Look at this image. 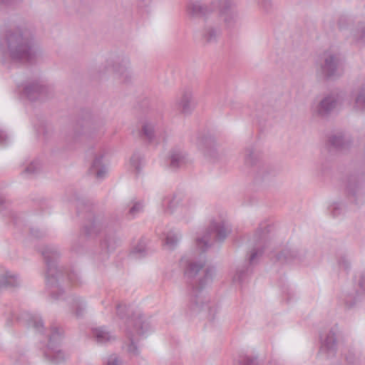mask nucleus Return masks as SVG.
Wrapping results in <instances>:
<instances>
[{"label":"nucleus","instance_id":"1","mask_svg":"<svg viewBox=\"0 0 365 365\" xmlns=\"http://www.w3.org/2000/svg\"><path fill=\"white\" fill-rule=\"evenodd\" d=\"M181 263L185 266V275L190 280L191 287L187 314L194 316L205 312L208 320L214 322L217 308L210 302L203 289L212 282L215 274V268L208 267L202 269L205 265V259H192L187 256L182 258Z\"/></svg>","mask_w":365,"mask_h":365},{"label":"nucleus","instance_id":"2","mask_svg":"<svg viewBox=\"0 0 365 365\" xmlns=\"http://www.w3.org/2000/svg\"><path fill=\"white\" fill-rule=\"evenodd\" d=\"M36 56L34 30L26 24L7 29L0 38V60L31 63Z\"/></svg>","mask_w":365,"mask_h":365},{"label":"nucleus","instance_id":"3","mask_svg":"<svg viewBox=\"0 0 365 365\" xmlns=\"http://www.w3.org/2000/svg\"><path fill=\"white\" fill-rule=\"evenodd\" d=\"M41 254L46 265V284L49 294L53 299H60L64 293L60 282L65 277L62 267L58 266L61 253L56 246L46 245L42 249Z\"/></svg>","mask_w":365,"mask_h":365},{"label":"nucleus","instance_id":"4","mask_svg":"<svg viewBox=\"0 0 365 365\" xmlns=\"http://www.w3.org/2000/svg\"><path fill=\"white\" fill-rule=\"evenodd\" d=\"M269 229L266 226L257 230L253 237V247L249 257V262H245L242 265L238 266L232 276L234 283L242 284L252 272V265L254 264L257 256L262 254L264 249L268 242Z\"/></svg>","mask_w":365,"mask_h":365},{"label":"nucleus","instance_id":"5","mask_svg":"<svg viewBox=\"0 0 365 365\" xmlns=\"http://www.w3.org/2000/svg\"><path fill=\"white\" fill-rule=\"evenodd\" d=\"M317 72L326 80H334L340 78L344 72L343 59L338 53L325 51L319 63Z\"/></svg>","mask_w":365,"mask_h":365},{"label":"nucleus","instance_id":"6","mask_svg":"<svg viewBox=\"0 0 365 365\" xmlns=\"http://www.w3.org/2000/svg\"><path fill=\"white\" fill-rule=\"evenodd\" d=\"M230 231V227L225 221H213L203 235L196 238V246L204 252L211 247L214 241H224Z\"/></svg>","mask_w":365,"mask_h":365},{"label":"nucleus","instance_id":"7","mask_svg":"<svg viewBox=\"0 0 365 365\" xmlns=\"http://www.w3.org/2000/svg\"><path fill=\"white\" fill-rule=\"evenodd\" d=\"M149 328L148 323L145 320L144 316L140 312L134 313L130 318L126 320L125 333L130 341L128 348L130 353L135 355L138 354V346L135 343V341H137L136 336H143L148 331Z\"/></svg>","mask_w":365,"mask_h":365},{"label":"nucleus","instance_id":"8","mask_svg":"<svg viewBox=\"0 0 365 365\" xmlns=\"http://www.w3.org/2000/svg\"><path fill=\"white\" fill-rule=\"evenodd\" d=\"M103 124V120L97 123L93 120L88 125L84 126L81 122H78L67 132L65 140L68 145H73L80 143L84 138H93L97 128H101Z\"/></svg>","mask_w":365,"mask_h":365},{"label":"nucleus","instance_id":"9","mask_svg":"<svg viewBox=\"0 0 365 365\" xmlns=\"http://www.w3.org/2000/svg\"><path fill=\"white\" fill-rule=\"evenodd\" d=\"M106 69L112 72L123 83H130L133 78V73L130 67V61L128 56H117L106 61Z\"/></svg>","mask_w":365,"mask_h":365},{"label":"nucleus","instance_id":"10","mask_svg":"<svg viewBox=\"0 0 365 365\" xmlns=\"http://www.w3.org/2000/svg\"><path fill=\"white\" fill-rule=\"evenodd\" d=\"M62 339V331L56 327L51 328L48 344L44 356L51 364L57 365L64 361V354L58 349Z\"/></svg>","mask_w":365,"mask_h":365},{"label":"nucleus","instance_id":"11","mask_svg":"<svg viewBox=\"0 0 365 365\" xmlns=\"http://www.w3.org/2000/svg\"><path fill=\"white\" fill-rule=\"evenodd\" d=\"M22 95L31 101H43L53 95V89L40 80L27 82L22 88Z\"/></svg>","mask_w":365,"mask_h":365},{"label":"nucleus","instance_id":"12","mask_svg":"<svg viewBox=\"0 0 365 365\" xmlns=\"http://www.w3.org/2000/svg\"><path fill=\"white\" fill-rule=\"evenodd\" d=\"M219 7L220 16L227 29H233L240 26L241 17L232 0H220Z\"/></svg>","mask_w":365,"mask_h":365},{"label":"nucleus","instance_id":"13","mask_svg":"<svg viewBox=\"0 0 365 365\" xmlns=\"http://www.w3.org/2000/svg\"><path fill=\"white\" fill-rule=\"evenodd\" d=\"M260 152L253 146L245 148L244 153V167L256 173L257 178H263L266 168L260 161Z\"/></svg>","mask_w":365,"mask_h":365},{"label":"nucleus","instance_id":"14","mask_svg":"<svg viewBox=\"0 0 365 365\" xmlns=\"http://www.w3.org/2000/svg\"><path fill=\"white\" fill-rule=\"evenodd\" d=\"M321 346L319 354L325 359H331L336 356L338 339L336 329L331 328L327 332L320 336Z\"/></svg>","mask_w":365,"mask_h":365},{"label":"nucleus","instance_id":"15","mask_svg":"<svg viewBox=\"0 0 365 365\" xmlns=\"http://www.w3.org/2000/svg\"><path fill=\"white\" fill-rule=\"evenodd\" d=\"M342 96L339 93L333 92L326 95L317 104L316 112L322 118L328 117L341 103Z\"/></svg>","mask_w":365,"mask_h":365},{"label":"nucleus","instance_id":"16","mask_svg":"<svg viewBox=\"0 0 365 365\" xmlns=\"http://www.w3.org/2000/svg\"><path fill=\"white\" fill-rule=\"evenodd\" d=\"M108 220L101 215L92 216L91 220L84 225L83 232L88 237L96 236L103 229H108Z\"/></svg>","mask_w":365,"mask_h":365},{"label":"nucleus","instance_id":"17","mask_svg":"<svg viewBox=\"0 0 365 365\" xmlns=\"http://www.w3.org/2000/svg\"><path fill=\"white\" fill-rule=\"evenodd\" d=\"M190 200L182 193H178L173 197H166L162 202L164 210L168 213H172L175 209L178 207H189Z\"/></svg>","mask_w":365,"mask_h":365},{"label":"nucleus","instance_id":"18","mask_svg":"<svg viewBox=\"0 0 365 365\" xmlns=\"http://www.w3.org/2000/svg\"><path fill=\"white\" fill-rule=\"evenodd\" d=\"M160 121L147 119L143 123L140 132V138L148 143L153 142L159 135Z\"/></svg>","mask_w":365,"mask_h":365},{"label":"nucleus","instance_id":"19","mask_svg":"<svg viewBox=\"0 0 365 365\" xmlns=\"http://www.w3.org/2000/svg\"><path fill=\"white\" fill-rule=\"evenodd\" d=\"M105 152L102 149H98L93 154V160L89 168V173L97 179H103L106 174V168L103 162Z\"/></svg>","mask_w":365,"mask_h":365},{"label":"nucleus","instance_id":"20","mask_svg":"<svg viewBox=\"0 0 365 365\" xmlns=\"http://www.w3.org/2000/svg\"><path fill=\"white\" fill-rule=\"evenodd\" d=\"M222 34L219 25L208 24L201 31V41L204 44H215Z\"/></svg>","mask_w":365,"mask_h":365},{"label":"nucleus","instance_id":"21","mask_svg":"<svg viewBox=\"0 0 365 365\" xmlns=\"http://www.w3.org/2000/svg\"><path fill=\"white\" fill-rule=\"evenodd\" d=\"M21 283V281L17 274L0 268V289L18 287Z\"/></svg>","mask_w":365,"mask_h":365},{"label":"nucleus","instance_id":"22","mask_svg":"<svg viewBox=\"0 0 365 365\" xmlns=\"http://www.w3.org/2000/svg\"><path fill=\"white\" fill-rule=\"evenodd\" d=\"M176 109L181 113L190 114L195 108V103L192 98V93L190 91H185L176 100Z\"/></svg>","mask_w":365,"mask_h":365},{"label":"nucleus","instance_id":"23","mask_svg":"<svg viewBox=\"0 0 365 365\" xmlns=\"http://www.w3.org/2000/svg\"><path fill=\"white\" fill-rule=\"evenodd\" d=\"M198 148L206 158L215 160L217 158V152L215 148V142L211 136H204L198 140Z\"/></svg>","mask_w":365,"mask_h":365},{"label":"nucleus","instance_id":"24","mask_svg":"<svg viewBox=\"0 0 365 365\" xmlns=\"http://www.w3.org/2000/svg\"><path fill=\"white\" fill-rule=\"evenodd\" d=\"M216 7L213 4L208 7L200 1H194L188 4L187 12L192 17L205 18L212 12Z\"/></svg>","mask_w":365,"mask_h":365},{"label":"nucleus","instance_id":"25","mask_svg":"<svg viewBox=\"0 0 365 365\" xmlns=\"http://www.w3.org/2000/svg\"><path fill=\"white\" fill-rule=\"evenodd\" d=\"M91 336L98 344H107L115 340V334L106 327H99L92 329Z\"/></svg>","mask_w":365,"mask_h":365},{"label":"nucleus","instance_id":"26","mask_svg":"<svg viewBox=\"0 0 365 365\" xmlns=\"http://www.w3.org/2000/svg\"><path fill=\"white\" fill-rule=\"evenodd\" d=\"M120 239L116 234L108 230L105 234L104 238L101 242V246L106 252H109L113 251L120 245Z\"/></svg>","mask_w":365,"mask_h":365},{"label":"nucleus","instance_id":"27","mask_svg":"<svg viewBox=\"0 0 365 365\" xmlns=\"http://www.w3.org/2000/svg\"><path fill=\"white\" fill-rule=\"evenodd\" d=\"M170 167L173 170L184 166L187 160L185 153L179 148L170 151Z\"/></svg>","mask_w":365,"mask_h":365},{"label":"nucleus","instance_id":"28","mask_svg":"<svg viewBox=\"0 0 365 365\" xmlns=\"http://www.w3.org/2000/svg\"><path fill=\"white\" fill-rule=\"evenodd\" d=\"M299 258L297 250L286 247L277 255V259L281 262H289Z\"/></svg>","mask_w":365,"mask_h":365},{"label":"nucleus","instance_id":"29","mask_svg":"<svg viewBox=\"0 0 365 365\" xmlns=\"http://www.w3.org/2000/svg\"><path fill=\"white\" fill-rule=\"evenodd\" d=\"M41 169V164L39 160H35L24 165L21 174L30 178L38 174Z\"/></svg>","mask_w":365,"mask_h":365},{"label":"nucleus","instance_id":"30","mask_svg":"<svg viewBox=\"0 0 365 365\" xmlns=\"http://www.w3.org/2000/svg\"><path fill=\"white\" fill-rule=\"evenodd\" d=\"M25 317L28 320L29 326H32L36 331L43 332L44 329L43 322L39 315L26 313Z\"/></svg>","mask_w":365,"mask_h":365},{"label":"nucleus","instance_id":"31","mask_svg":"<svg viewBox=\"0 0 365 365\" xmlns=\"http://www.w3.org/2000/svg\"><path fill=\"white\" fill-rule=\"evenodd\" d=\"M73 309L75 314L78 317H82L86 311V301L79 297H75L72 299Z\"/></svg>","mask_w":365,"mask_h":365},{"label":"nucleus","instance_id":"32","mask_svg":"<svg viewBox=\"0 0 365 365\" xmlns=\"http://www.w3.org/2000/svg\"><path fill=\"white\" fill-rule=\"evenodd\" d=\"M353 40L357 43H365V23H360L352 31Z\"/></svg>","mask_w":365,"mask_h":365},{"label":"nucleus","instance_id":"33","mask_svg":"<svg viewBox=\"0 0 365 365\" xmlns=\"http://www.w3.org/2000/svg\"><path fill=\"white\" fill-rule=\"evenodd\" d=\"M180 240V235L174 231L169 232L165 237V245L169 249H174Z\"/></svg>","mask_w":365,"mask_h":365},{"label":"nucleus","instance_id":"34","mask_svg":"<svg viewBox=\"0 0 365 365\" xmlns=\"http://www.w3.org/2000/svg\"><path fill=\"white\" fill-rule=\"evenodd\" d=\"M354 108L356 110H365V84L363 85L355 98Z\"/></svg>","mask_w":365,"mask_h":365},{"label":"nucleus","instance_id":"35","mask_svg":"<svg viewBox=\"0 0 365 365\" xmlns=\"http://www.w3.org/2000/svg\"><path fill=\"white\" fill-rule=\"evenodd\" d=\"M329 141L331 145L336 149H343L346 144L344 135L341 133L331 135Z\"/></svg>","mask_w":365,"mask_h":365},{"label":"nucleus","instance_id":"36","mask_svg":"<svg viewBox=\"0 0 365 365\" xmlns=\"http://www.w3.org/2000/svg\"><path fill=\"white\" fill-rule=\"evenodd\" d=\"M143 156L139 153H134L130 159V165L137 173L140 171V166L143 163Z\"/></svg>","mask_w":365,"mask_h":365},{"label":"nucleus","instance_id":"37","mask_svg":"<svg viewBox=\"0 0 365 365\" xmlns=\"http://www.w3.org/2000/svg\"><path fill=\"white\" fill-rule=\"evenodd\" d=\"M146 247L145 243L143 241L139 242V243L133 247L130 252V256L134 258H140L146 255Z\"/></svg>","mask_w":365,"mask_h":365},{"label":"nucleus","instance_id":"38","mask_svg":"<svg viewBox=\"0 0 365 365\" xmlns=\"http://www.w3.org/2000/svg\"><path fill=\"white\" fill-rule=\"evenodd\" d=\"M358 187V181L355 176H351L348 178L346 189L349 195L355 197L357 195L356 188Z\"/></svg>","mask_w":365,"mask_h":365},{"label":"nucleus","instance_id":"39","mask_svg":"<svg viewBox=\"0 0 365 365\" xmlns=\"http://www.w3.org/2000/svg\"><path fill=\"white\" fill-rule=\"evenodd\" d=\"M337 264L340 269L345 272H348L351 269V261L348 256L344 254H341L338 256Z\"/></svg>","mask_w":365,"mask_h":365},{"label":"nucleus","instance_id":"40","mask_svg":"<svg viewBox=\"0 0 365 365\" xmlns=\"http://www.w3.org/2000/svg\"><path fill=\"white\" fill-rule=\"evenodd\" d=\"M68 280L73 285H80L83 281L79 272L76 270H72L67 274Z\"/></svg>","mask_w":365,"mask_h":365},{"label":"nucleus","instance_id":"41","mask_svg":"<svg viewBox=\"0 0 365 365\" xmlns=\"http://www.w3.org/2000/svg\"><path fill=\"white\" fill-rule=\"evenodd\" d=\"M329 210L331 215L336 217L344 212V206L341 203L334 202L329 206Z\"/></svg>","mask_w":365,"mask_h":365},{"label":"nucleus","instance_id":"42","mask_svg":"<svg viewBox=\"0 0 365 365\" xmlns=\"http://www.w3.org/2000/svg\"><path fill=\"white\" fill-rule=\"evenodd\" d=\"M143 204L142 202H135L130 207L128 215L132 218L135 217L138 214L140 213L143 210Z\"/></svg>","mask_w":365,"mask_h":365},{"label":"nucleus","instance_id":"43","mask_svg":"<svg viewBox=\"0 0 365 365\" xmlns=\"http://www.w3.org/2000/svg\"><path fill=\"white\" fill-rule=\"evenodd\" d=\"M240 365H262L257 357L254 356H245L240 360Z\"/></svg>","mask_w":365,"mask_h":365},{"label":"nucleus","instance_id":"44","mask_svg":"<svg viewBox=\"0 0 365 365\" xmlns=\"http://www.w3.org/2000/svg\"><path fill=\"white\" fill-rule=\"evenodd\" d=\"M344 302L346 307L351 308L356 304L358 302V297L354 296L353 293H347L344 297Z\"/></svg>","mask_w":365,"mask_h":365},{"label":"nucleus","instance_id":"45","mask_svg":"<svg viewBox=\"0 0 365 365\" xmlns=\"http://www.w3.org/2000/svg\"><path fill=\"white\" fill-rule=\"evenodd\" d=\"M116 314L120 319H124L127 316L128 309L125 305L118 304L116 305Z\"/></svg>","mask_w":365,"mask_h":365},{"label":"nucleus","instance_id":"46","mask_svg":"<svg viewBox=\"0 0 365 365\" xmlns=\"http://www.w3.org/2000/svg\"><path fill=\"white\" fill-rule=\"evenodd\" d=\"M23 1L24 0H0V6L5 7H16Z\"/></svg>","mask_w":365,"mask_h":365},{"label":"nucleus","instance_id":"47","mask_svg":"<svg viewBox=\"0 0 365 365\" xmlns=\"http://www.w3.org/2000/svg\"><path fill=\"white\" fill-rule=\"evenodd\" d=\"M106 365H121V361L116 354L109 356L106 361Z\"/></svg>","mask_w":365,"mask_h":365},{"label":"nucleus","instance_id":"48","mask_svg":"<svg viewBox=\"0 0 365 365\" xmlns=\"http://www.w3.org/2000/svg\"><path fill=\"white\" fill-rule=\"evenodd\" d=\"M30 232L33 237L37 239L42 238L46 235L45 231L37 227H31L30 229Z\"/></svg>","mask_w":365,"mask_h":365},{"label":"nucleus","instance_id":"49","mask_svg":"<svg viewBox=\"0 0 365 365\" xmlns=\"http://www.w3.org/2000/svg\"><path fill=\"white\" fill-rule=\"evenodd\" d=\"M9 143V138L4 130L0 129V146L6 145Z\"/></svg>","mask_w":365,"mask_h":365},{"label":"nucleus","instance_id":"50","mask_svg":"<svg viewBox=\"0 0 365 365\" xmlns=\"http://www.w3.org/2000/svg\"><path fill=\"white\" fill-rule=\"evenodd\" d=\"M357 284L361 292L365 294V272L360 274Z\"/></svg>","mask_w":365,"mask_h":365},{"label":"nucleus","instance_id":"51","mask_svg":"<svg viewBox=\"0 0 365 365\" xmlns=\"http://www.w3.org/2000/svg\"><path fill=\"white\" fill-rule=\"evenodd\" d=\"M346 360L349 364H356L358 360V356L353 351H349L345 356Z\"/></svg>","mask_w":365,"mask_h":365},{"label":"nucleus","instance_id":"52","mask_svg":"<svg viewBox=\"0 0 365 365\" xmlns=\"http://www.w3.org/2000/svg\"><path fill=\"white\" fill-rule=\"evenodd\" d=\"M84 209L86 212L89 211L90 206L83 202H79L77 205V212L80 214L84 211Z\"/></svg>","mask_w":365,"mask_h":365},{"label":"nucleus","instance_id":"53","mask_svg":"<svg viewBox=\"0 0 365 365\" xmlns=\"http://www.w3.org/2000/svg\"><path fill=\"white\" fill-rule=\"evenodd\" d=\"M9 205V201H7L4 197L0 196V210L3 209H7Z\"/></svg>","mask_w":365,"mask_h":365},{"label":"nucleus","instance_id":"54","mask_svg":"<svg viewBox=\"0 0 365 365\" xmlns=\"http://www.w3.org/2000/svg\"><path fill=\"white\" fill-rule=\"evenodd\" d=\"M261 4L266 9H267L268 8H269L271 6V0H258Z\"/></svg>","mask_w":365,"mask_h":365},{"label":"nucleus","instance_id":"55","mask_svg":"<svg viewBox=\"0 0 365 365\" xmlns=\"http://www.w3.org/2000/svg\"><path fill=\"white\" fill-rule=\"evenodd\" d=\"M113 302V299L111 297H108L106 299L102 301V304L105 307H109Z\"/></svg>","mask_w":365,"mask_h":365},{"label":"nucleus","instance_id":"56","mask_svg":"<svg viewBox=\"0 0 365 365\" xmlns=\"http://www.w3.org/2000/svg\"><path fill=\"white\" fill-rule=\"evenodd\" d=\"M10 217L14 220V224H17L18 223L17 214L16 213H15L13 211H10Z\"/></svg>","mask_w":365,"mask_h":365},{"label":"nucleus","instance_id":"57","mask_svg":"<svg viewBox=\"0 0 365 365\" xmlns=\"http://www.w3.org/2000/svg\"><path fill=\"white\" fill-rule=\"evenodd\" d=\"M76 244H77V242H73L72 245H71V250L76 252H79V250L78 248L76 247Z\"/></svg>","mask_w":365,"mask_h":365},{"label":"nucleus","instance_id":"58","mask_svg":"<svg viewBox=\"0 0 365 365\" xmlns=\"http://www.w3.org/2000/svg\"><path fill=\"white\" fill-rule=\"evenodd\" d=\"M341 19H340V20H339V27H340V28H341Z\"/></svg>","mask_w":365,"mask_h":365}]
</instances>
